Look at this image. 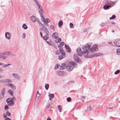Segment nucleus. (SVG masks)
<instances>
[{"label": "nucleus", "instance_id": "f257e3e1", "mask_svg": "<svg viewBox=\"0 0 120 120\" xmlns=\"http://www.w3.org/2000/svg\"><path fill=\"white\" fill-rule=\"evenodd\" d=\"M91 45V44L88 43L85 46H83L82 48L83 49L82 53L83 56L87 57H89L88 56V50H90V48Z\"/></svg>", "mask_w": 120, "mask_h": 120}, {"label": "nucleus", "instance_id": "f03ea898", "mask_svg": "<svg viewBox=\"0 0 120 120\" xmlns=\"http://www.w3.org/2000/svg\"><path fill=\"white\" fill-rule=\"evenodd\" d=\"M38 9L42 21L43 22H44L45 23H46L44 18L42 14L44 13V11L42 9V6H41L39 8H38Z\"/></svg>", "mask_w": 120, "mask_h": 120}, {"label": "nucleus", "instance_id": "7ed1b4c3", "mask_svg": "<svg viewBox=\"0 0 120 120\" xmlns=\"http://www.w3.org/2000/svg\"><path fill=\"white\" fill-rule=\"evenodd\" d=\"M104 3L105 5L103 6V8L105 10L109 9L111 6L110 4L107 0L105 1Z\"/></svg>", "mask_w": 120, "mask_h": 120}, {"label": "nucleus", "instance_id": "20e7f679", "mask_svg": "<svg viewBox=\"0 0 120 120\" xmlns=\"http://www.w3.org/2000/svg\"><path fill=\"white\" fill-rule=\"evenodd\" d=\"M98 45L97 44H95L93 45L90 49V51L91 52H94L98 51Z\"/></svg>", "mask_w": 120, "mask_h": 120}, {"label": "nucleus", "instance_id": "39448f33", "mask_svg": "<svg viewBox=\"0 0 120 120\" xmlns=\"http://www.w3.org/2000/svg\"><path fill=\"white\" fill-rule=\"evenodd\" d=\"M74 60L77 63L79 64H81L82 62L76 54H74Z\"/></svg>", "mask_w": 120, "mask_h": 120}, {"label": "nucleus", "instance_id": "423d86ee", "mask_svg": "<svg viewBox=\"0 0 120 120\" xmlns=\"http://www.w3.org/2000/svg\"><path fill=\"white\" fill-rule=\"evenodd\" d=\"M5 89L4 88L2 90L0 95V100L3 98L4 96V95L5 92Z\"/></svg>", "mask_w": 120, "mask_h": 120}, {"label": "nucleus", "instance_id": "0eeeda50", "mask_svg": "<svg viewBox=\"0 0 120 120\" xmlns=\"http://www.w3.org/2000/svg\"><path fill=\"white\" fill-rule=\"evenodd\" d=\"M5 38L7 40H10L11 37V36L10 33L8 32H6L5 34Z\"/></svg>", "mask_w": 120, "mask_h": 120}, {"label": "nucleus", "instance_id": "6e6552de", "mask_svg": "<svg viewBox=\"0 0 120 120\" xmlns=\"http://www.w3.org/2000/svg\"><path fill=\"white\" fill-rule=\"evenodd\" d=\"M77 53L78 55L81 56L82 54H83L82 51H81V49L79 48H78L76 49Z\"/></svg>", "mask_w": 120, "mask_h": 120}, {"label": "nucleus", "instance_id": "1a4fd4ad", "mask_svg": "<svg viewBox=\"0 0 120 120\" xmlns=\"http://www.w3.org/2000/svg\"><path fill=\"white\" fill-rule=\"evenodd\" d=\"M5 55H6L5 52L0 53V58H2L3 60H5L7 58Z\"/></svg>", "mask_w": 120, "mask_h": 120}, {"label": "nucleus", "instance_id": "9d476101", "mask_svg": "<svg viewBox=\"0 0 120 120\" xmlns=\"http://www.w3.org/2000/svg\"><path fill=\"white\" fill-rule=\"evenodd\" d=\"M30 19L31 21L33 22H35L37 20L36 18L34 15H32L30 16Z\"/></svg>", "mask_w": 120, "mask_h": 120}, {"label": "nucleus", "instance_id": "9b49d317", "mask_svg": "<svg viewBox=\"0 0 120 120\" xmlns=\"http://www.w3.org/2000/svg\"><path fill=\"white\" fill-rule=\"evenodd\" d=\"M6 55L8 56H11L14 57L15 56V54L12 53L11 52L9 51L5 52Z\"/></svg>", "mask_w": 120, "mask_h": 120}, {"label": "nucleus", "instance_id": "f8f14e48", "mask_svg": "<svg viewBox=\"0 0 120 120\" xmlns=\"http://www.w3.org/2000/svg\"><path fill=\"white\" fill-rule=\"evenodd\" d=\"M41 29L47 34H48L49 32L46 26H45L44 25H43L42 26V27L41 28Z\"/></svg>", "mask_w": 120, "mask_h": 120}, {"label": "nucleus", "instance_id": "ddd939ff", "mask_svg": "<svg viewBox=\"0 0 120 120\" xmlns=\"http://www.w3.org/2000/svg\"><path fill=\"white\" fill-rule=\"evenodd\" d=\"M11 64H5L4 63L0 62V65L2 66V67L3 68H6L7 67L11 65Z\"/></svg>", "mask_w": 120, "mask_h": 120}, {"label": "nucleus", "instance_id": "4468645a", "mask_svg": "<svg viewBox=\"0 0 120 120\" xmlns=\"http://www.w3.org/2000/svg\"><path fill=\"white\" fill-rule=\"evenodd\" d=\"M12 75L14 76L16 79L19 80L20 79V77L19 75L17 74H12Z\"/></svg>", "mask_w": 120, "mask_h": 120}, {"label": "nucleus", "instance_id": "2eb2a0df", "mask_svg": "<svg viewBox=\"0 0 120 120\" xmlns=\"http://www.w3.org/2000/svg\"><path fill=\"white\" fill-rule=\"evenodd\" d=\"M114 43L117 46L120 47V40H116L115 41Z\"/></svg>", "mask_w": 120, "mask_h": 120}, {"label": "nucleus", "instance_id": "dca6fc26", "mask_svg": "<svg viewBox=\"0 0 120 120\" xmlns=\"http://www.w3.org/2000/svg\"><path fill=\"white\" fill-rule=\"evenodd\" d=\"M66 68L68 71H70L72 70L73 68L71 66L68 65L66 67Z\"/></svg>", "mask_w": 120, "mask_h": 120}, {"label": "nucleus", "instance_id": "f3484780", "mask_svg": "<svg viewBox=\"0 0 120 120\" xmlns=\"http://www.w3.org/2000/svg\"><path fill=\"white\" fill-rule=\"evenodd\" d=\"M103 54L101 53H97L94 54L93 55H91L90 57H89L90 58H91L94 56H100L102 55Z\"/></svg>", "mask_w": 120, "mask_h": 120}, {"label": "nucleus", "instance_id": "a211bd4d", "mask_svg": "<svg viewBox=\"0 0 120 120\" xmlns=\"http://www.w3.org/2000/svg\"><path fill=\"white\" fill-rule=\"evenodd\" d=\"M58 33L57 32H56L52 34V36L53 38L55 39L58 38Z\"/></svg>", "mask_w": 120, "mask_h": 120}, {"label": "nucleus", "instance_id": "6ab92c4d", "mask_svg": "<svg viewBox=\"0 0 120 120\" xmlns=\"http://www.w3.org/2000/svg\"><path fill=\"white\" fill-rule=\"evenodd\" d=\"M65 57V53L61 54V55L59 56L58 59L59 60H61Z\"/></svg>", "mask_w": 120, "mask_h": 120}, {"label": "nucleus", "instance_id": "aec40b11", "mask_svg": "<svg viewBox=\"0 0 120 120\" xmlns=\"http://www.w3.org/2000/svg\"><path fill=\"white\" fill-rule=\"evenodd\" d=\"M12 81L9 79H4V83H12Z\"/></svg>", "mask_w": 120, "mask_h": 120}, {"label": "nucleus", "instance_id": "412c9836", "mask_svg": "<svg viewBox=\"0 0 120 120\" xmlns=\"http://www.w3.org/2000/svg\"><path fill=\"white\" fill-rule=\"evenodd\" d=\"M56 74L58 75L62 76L63 75V71H58L56 72Z\"/></svg>", "mask_w": 120, "mask_h": 120}, {"label": "nucleus", "instance_id": "4be33fe9", "mask_svg": "<svg viewBox=\"0 0 120 120\" xmlns=\"http://www.w3.org/2000/svg\"><path fill=\"white\" fill-rule=\"evenodd\" d=\"M66 68V66L65 64L62 63L61 64V65H60V70H63L65 68Z\"/></svg>", "mask_w": 120, "mask_h": 120}, {"label": "nucleus", "instance_id": "5701e85b", "mask_svg": "<svg viewBox=\"0 0 120 120\" xmlns=\"http://www.w3.org/2000/svg\"><path fill=\"white\" fill-rule=\"evenodd\" d=\"M65 47L66 49V51L67 52H70L71 49L69 46L68 45H67L66 44H65Z\"/></svg>", "mask_w": 120, "mask_h": 120}, {"label": "nucleus", "instance_id": "b1692460", "mask_svg": "<svg viewBox=\"0 0 120 120\" xmlns=\"http://www.w3.org/2000/svg\"><path fill=\"white\" fill-rule=\"evenodd\" d=\"M8 86L11 87V88L14 90L16 89V87L13 84H8Z\"/></svg>", "mask_w": 120, "mask_h": 120}, {"label": "nucleus", "instance_id": "393cba45", "mask_svg": "<svg viewBox=\"0 0 120 120\" xmlns=\"http://www.w3.org/2000/svg\"><path fill=\"white\" fill-rule=\"evenodd\" d=\"M69 63L74 67H76V66L77 64L74 62L71 61L69 62Z\"/></svg>", "mask_w": 120, "mask_h": 120}, {"label": "nucleus", "instance_id": "a878e982", "mask_svg": "<svg viewBox=\"0 0 120 120\" xmlns=\"http://www.w3.org/2000/svg\"><path fill=\"white\" fill-rule=\"evenodd\" d=\"M58 47L59 48V51L61 53V54L62 53H65L64 52L63 50V49L61 48L60 45H59L58 46Z\"/></svg>", "mask_w": 120, "mask_h": 120}, {"label": "nucleus", "instance_id": "bb28decb", "mask_svg": "<svg viewBox=\"0 0 120 120\" xmlns=\"http://www.w3.org/2000/svg\"><path fill=\"white\" fill-rule=\"evenodd\" d=\"M8 104L9 106H11L13 105L14 104V103L13 101H11L9 103H8Z\"/></svg>", "mask_w": 120, "mask_h": 120}, {"label": "nucleus", "instance_id": "cd10ccee", "mask_svg": "<svg viewBox=\"0 0 120 120\" xmlns=\"http://www.w3.org/2000/svg\"><path fill=\"white\" fill-rule=\"evenodd\" d=\"M48 34H46L43 37V39L45 40H46L48 38Z\"/></svg>", "mask_w": 120, "mask_h": 120}, {"label": "nucleus", "instance_id": "c85d7f7f", "mask_svg": "<svg viewBox=\"0 0 120 120\" xmlns=\"http://www.w3.org/2000/svg\"><path fill=\"white\" fill-rule=\"evenodd\" d=\"M60 65L59 64H56L55 66L54 69L56 70L58 68L60 69Z\"/></svg>", "mask_w": 120, "mask_h": 120}, {"label": "nucleus", "instance_id": "c756f323", "mask_svg": "<svg viewBox=\"0 0 120 120\" xmlns=\"http://www.w3.org/2000/svg\"><path fill=\"white\" fill-rule=\"evenodd\" d=\"M48 96L49 97H50L52 98H53L54 97V95L53 94H50L49 93Z\"/></svg>", "mask_w": 120, "mask_h": 120}, {"label": "nucleus", "instance_id": "7c9ffc66", "mask_svg": "<svg viewBox=\"0 0 120 120\" xmlns=\"http://www.w3.org/2000/svg\"><path fill=\"white\" fill-rule=\"evenodd\" d=\"M45 22H46L47 23H49V22H50V21L49 20V19L48 18H46V21H45ZM43 22L45 24L47 25H48V24L46 23H45L44 22Z\"/></svg>", "mask_w": 120, "mask_h": 120}, {"label": "nucleus", "instance_id": "2f4dec72", "mask_svg": "<svg viewBox=\"0 0 120 120\" xmlns=\"http://www.w3.org/2000/svg\"><path fill=\"white\" fill-rule=\"evenodd\" d=\"M6 101L7 103H9L13 101L11 98H9L6 100Z\"/></svg>", "mask_w": 120, "mask_h": 120}, {"label": "nucleus", "instance_id": "473e14b6", "mask_svg": "<svg viewBox=\"0 0 120 120\" xmlns=\"http://www.w3.org/2000/svg\"><path fill=\"white\" fill-rule=\"evenodd\" d=\"M22 27L24 29L26 30L27 28V26L24 23L22 26Z\"/></svg>", "mask_w": 120, "mask_h": 120}, {"label": "nucleus", "instance_id": "72a5a7b5", "mask_svg": "<svg viewBox=\"0 0 120 120\" xmlns=\"http://www.w3.org/2000/svg\"><path fill=\"white\" fill-rule=\"evenodd\" d=\"M116 53L118 55H120V49H117L116 50Z\"/></svg>", "mask_w": 120, "mask_h": 120}, {"label": "nucleus", "instance_id": "f704fd0d", "mask_svg": "<svg viewBox=\"0 0 120 120\" xmlns=\"http://www.w3.org/2000/svg\"><path fill=\"white\" fill-rule=\"evenodd\" d=\"M49 85L48 84H45V87L46 90H47L49 89Z\"/></svg>", "mask_w": 120, "mask_h": 120}, {"label": "nucleus", "instance_id": "c9c22d12", "mask_svg": "<svg viewBox=\"0 0 120 120\" xmlns=\"http://www.w3.org/2000/svg\"><path fill=\"white\" fill-rule=\"evenodd\" d=\"M63 23V22L62 21H60L58 23V25L61 26L62 25Z\"/></svg>", "mask_w": 120, "mask_h": 120}, {"label": "nucleus", "instance_id": "e433bc0d", "mask_svg": "<svg viewBox=\"0 0 120 120\" xmlns=\"http://www.w3.org/2000/svg\"><path fill=\"white\" fill-rule=\"evenodd\" d=\"M8 92L11 96H13L14 95L13 92L10 90H9Z\"/></svg>", "mask_w": 120, "mask_h": 120}, {"label": "nucleus", "instance_id": "4c0bfd02", "mask_svg": "<svg viewBox=\"0 0 120 120\" xmlns=\"http://www.w3.org/2000/svg\"><path fill=\"white\" fill-rule=\"evenodd\" d=\"M34 2L37 6L39 4V3L37 0H34Z\"/></svg>", "mask_w": 120, "mask_h": 120}, {"label": "nucleus", "instance_id": "58836bf2", "mask_svg": "<svg viewBox=\"0 0 120 120\" xmlns=\"http://www.w3.org/2000/svg\"><path fill=\"white\" fill-rule=\"evenodd\" d=\"M58 107L60 112H61L62 111L61 108L60 107V105H58Z\"/></svg>", "mask_w": 120, "mask_h": 120}, {"label": "nucleus", "instance_id": "ea45409f", "mask_svg": "<svg viewBox=\"0 0 120 120\" xmlns=\"http://www.w3.org/2000/svg\"><path fill=\"white\" fill-rule=\"evenodd\" d=\"M116 18V16L114 15H113L112 16L110 17L109 18V19L110 20H112Z\"/></svg>", "mask_w": 120, "mask_h": 120}, {"label": "nucleus", "instance_id": "a19ab883", "mask_svg": "<svg viewBox=\"0 0 120 120\" xmlns=\"http://www.w3.org/2000/svg\"><path fill=\"white\" fill-rule=\"evenodd\" d=\"M70 27L71 28H73V23L71 22H70L69 24Z\"/></svg>", "mask_w": 120, "mask_h": 120}, {"label": "nucleus", "instance_id": "79ce46f5", "mask_svg": "<svg viewBox=\"0 0 120 120\" xmlns=\"http://www.w3.org/2000/svg\"><path fill=\"white\" fill-rule=\"evenodd\" d=\"M6 114L8 116H11V113L8 111L7 112Z\"/></svg>", "mask_w": 120, "mask_h": 120}, {"label": "nucleus", "instance_id": "37998d69", "mask_svg": "<svg viewBox=\"0 0 120 120\" xmlns=\"http://www.w3.org/2000/svg\"><path fill=\"white\" fill-rule=\"evenodd\" d=\"M120 72V70H117L115 72L114 74L115 75H116L119 73Z\"/></svg>", "mask_w": 120, "mask_h": 120}, {"label": "nucleus", "instance_id": "c03bdc74", "mask_svg": "<svg viewBox=\"0 0 120 120\" xmlns=\"http://www.w3.org/2000/svg\"><path fill=\"white\" fill-rule=\"evenodd\" d=\"M37 22L38 23L40 26H41V25L42 26H43V25L41 23V22L39 20H37Z\"/></svg>", "mask_w": 120, "mask_h": 120}, {"label": "nucleus", "instance_id": "a18cd8bd", "mask_svg": "<svg viewBox=\"0 0 120 120\" xmlns=\"http://www.w3.org/2000/svg\"><path fill=\"white\" fill-rule=\"evenodd\" d=\"M57 40V41L58 42H56V43H59V42H60L61 41V39L60 38H58L57 39H56V40Z\"/></svg>", "mask_w": 120, "mask_h": 120}, {"label": "nucleus", "instance_id": "49530a36", "mask_svg": "<svg viewBox=\"0 0 120 120\" xmlns=\"http://www.w3.org/2000/svg\"><path fill=\"white\" fill-rule=\"evenodd\" d=\"M50 28L52 30H54L55 29V28L54 26L52 25H51L50 26Z\"/></svg>", "mask_w": 120, "mask_h": 120}, {"label": "nucleus", "instance_id": "de8ad7c7", "mask_svg": "<svg viewBox=\"0 0 120 120\" xmlns=\"http://www.w3.org/2000/svg\"><path fill=\"white\" fill-rule=\"evenodd\" d=\"M71 100V98L69 97H68L67 99V101L68 102L70 101Z\"/></svg>", "mask_w": 120, "mask_h": 120}, {"label": "nucleus", "instance_id": "09e8293b", "mask_svg": "<svg viewBox=\"0 0 120 120\" xmlns=\"http://www.w3.org/2000/svg\"><path fill=\"white\" fill-rule=\"evenodd\" d=\"M9 107L8 106L6 105L5 106L4 109L5 110H7L8 109Z\"/></svg>", "mask_w": 120, "mask_h": 120}, {"label": "nucleus", "instance_id": "8fccbe9b", "mask_svg": "<svg viewBox=\"0 0 120 120\" xmlns=\"http://www.w3.org/2000/svg\"><path fill=\"white\" fill-rule=\"evenodd\" d=\"M46 42L50 46H51L52 45V44L50 42L48 41H46Z\"/></svg>", "mask_w": 120, "mask_h": 120}, {"label": "nucleus", "instance_id": "3c124183", "mask_svg": "<svg viewBox=\"0 0 120 120\" xmlns=\"http://www.w3.org/2000/svg\"><path fill=\"white\" fill-rule=\"evenodd\" d=\"M26 36V34L25 33H23L22 34V38H25Z\"/></svg>", "mask_w": 120, "mask_h": 120}, {"label": "nucleus", "instance_id": "603ef678", "mask_svg": "<svg viewBox=\"0 0 120 120\" xmlns=\"http://www.w3.org/2000/svg\"><path fill=\"white\" fill-rule=\"evenodd\" d=\"M55 54L57 55H58L60 54V52L58 50L57 51L55 52Z\"/></svg>", "mask_w": 120, "mask_h": 120}, {"label": "nucleus", "instance_id": "864d4df0", "mask_svg": "<svg viewBox=\"0 0 120 120\" xmlns=\"http://www.w3.org/2000/svg\"><path fill=\"white\" fill-rule=\"evenodd\" d=\"M110 2L112 4H115V3H116L117 2V1H110Z\"/></svg>", "mask_w": 120, "mask_h": 120}, {"label": "nucleus", "instance_id": "5fc2aeb1", "mask_svg": "<svg viewBox=\"0 0 120 120\" xmlns=\"http://www.w3.org/2000/svg\"><path fill=\"white\" fill-rule=\"evenodd\" d=\"M0 82L2 83H4V79H1V80H0Z\"/></svg>", "mask_w": 120, "mask_h": 120}, {"label": "nucleus", "instance_id": "6e6d98bb", "mask_svg": "<svg viewBox=\"0 0 120 120\" xmlns=\"http://www.w3.org/2000/svg\"><path fill=\"white\" fill-rule=\"evenodd\" d=\"M64 42H61V43L60 44V45H60V47H61V45H64Z\"/></svg>", "mask_w": 120, "mask_h": 120}, {"label": "nucleus", "instance_id": "4d7b16f0", "mask_svg": "<svg viewBox=\"0 0 120 120\" xmlns=\"http://www.w3.org/2000/svg\"><path fill=\"white\" fill-rule=\"evenodd\" d=\"M87 109L89 110H91V109L90 105L88 107Z\"/></svg>", "mask_w": 120, "mask_h": 120}, {"label": "nucleus", "instance_id": "13d9d810", "mask_svg": "<svg viewBox=\"0 0 120 120\" xmlns=\"http://www.w3.org/2000/svg\"><path fill=\"white\" fill-rule=\"evenodd\" d=\"M5 120H11L8 117H6L5 118Z\"/></svg>", "mask_w": 120, "mask_h": 120}, {"label": "nucleus", "instance_id": "bf43d9fd", "mask_svg": "<svg viewBox=\"0 0 120 120\" xmlns=\"http://www.w3.org/2000/svg\"><path fill=\"white\" fill-rule=\"evenodd\" d=\"M3 71V70L1 68H0V72H2Z\"/></svg>", "mask_w": 120, "mask_h": 120}, {"label": "nucleus", "instance_id": "052dcab7", "mask_svg": "<svg viewBox=\"0 0 120 120\" xmlns=\"http://www.w3.org/2000/svg\"><path fill=\"white\" fill-rule=\"evenodd\" d=\"M41 94H37L36 95V97H37L38 98L40 96Z\"/></svg>", "mask_w": 120, "mask_h": 120}, {"label": "nucleus", "instance_id": "680f3d73", "mask_svg": "<svg viewBox=\"0 0 120 120\" xmlns=\"http://www.w3.org/2000/svg\"><path fill=\"white\" fill-rule=\"evenodd\" d=\"M3 116L4 118H6V117L7 116V115L6 114H4L3 115Z\"/></svg>", "mask_w": 120, "mask_h": 120}, {"label": "nucleus", "instance_id": "e2e57ef3", "mask_svg": "<svg viewBox=\"0 0 120 120\" xmlns=\"http://www.w3.org/2000/svg\"><path fill=\"white\" fill-rule=\"evenodd\" d=\"M37 6H38V8H39L41 6V5L39 4H38V5Z\"/></svg>", "mask_w": 120, "mask_h": 120}, {"label": "nucleus", "instance_id": "0e129e2a", "mask_svg": "<svg viewBox=\"0 0 120 120\" xmlns=\"http://www.w3.org/2000/svg\"><path fill=\"white\" fill-rule=\"evenodd\" d=\"M12 100H14L15 99V97H13L12 98Z\"/></svg>", "mask_w": 120, "mask_h": 120}, {"label": "nucleus", "instance_id": "69168bd1", "mask_svg": "<svg viewBox=\"0 0 120 120\" xmlns=\"http://www.w3.org/2000/svg\"><path fill=\"white\" fill-rule=\"evenodd\" d=\"M108 43L109 44H111L112 43V42L111 41H109L108 42Z\"/></svg>", "mask_w": 120, "mask_h": 120}, {"label": "nucleus", "instance_id": "338daca9", "mask_svg": "<svg viewBox=\"0 0 120 120\" xmlns=\"http://www.w3.org/2000/svg\"><path fill=\"white\" fill-rule=\"evenodd\" d=\"M42 89V87L41 86H40L39 87V89L40 90H41Z\"/></svg>", "mask_w": 120, "mask_h": 120}, {"label": "nucleus", "instance_id": "774afa93", "mask_svg": "<svg viewBox=\"0 0 120 120\" xmlns=\"http://www.w3.org/2000/svg\"><path fill=\"white\" fill-rule=\"evenodd\" d=\"M47 120H51L49 118H47Z\"/></svg>", "mask_w": 120, "mask_h": 120}]
</instances>
